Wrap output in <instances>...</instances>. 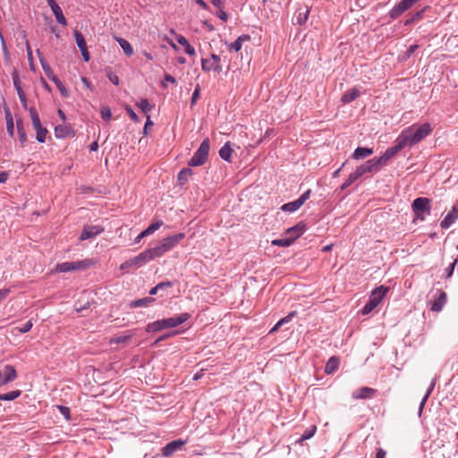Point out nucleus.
Masks as SVG:
<instances>
[{"label":"nucleus","instance_id":"f257e3e1","mask_svg":"<svg viewBox=\"0 0 458 458\" xmlns=\"http://www.w3.org/2000/svg\"><path fill=\"white\" fill-rule=\"evenodd\" d=\"M185 238L183 233H179L172 236L162 239L156 246L149 248L134 259L135 264H144L149 262L156 258L163 256L167 251L174 248L179 242Z\"/></svg>","mask_w":458,"mask_h":458},{"label":"nucleus","instance_id":"f03ea898","mask_svg":"<svg viewBox=\"0 0 458 458\" xmlns=\"http://www.w3.org/2000/svg\"><path fill=\"white\" fill-rule=\"evenodd\" d=\"M432 131V127L428 123H425L420 126L412 125L404 130L400 135V139L403 142L404 146H413Z\"/></svg>","mask_w":458,"mask_h":458},{"label":"nucleus","instance_id":"7ed1b4c3","mask_svg":"<svg viewBox=\"0 0 458 458\" xmlns=\"http://www.w3.org/2000/svg\"><path fill=\"white\" fill-rule=\"evenodd\" d=\"M411 208L414 213V220L424 221L426 215H430V199L424 197L417 198L413 200Z\"/></svg>","mask_w":458,"mask_h":458},{"label":"nucleus","instance_id":"20e7f679","mask_svg":"<svg viewBox=\"0 0 458 458\" xmlns=\"http://www.w3.org/2000/svg\"><path fill=\"white\" fill-rule=\"evenodd\" d=\"M387 292L388 288L383 285L374 289L370 293L369 301L362 308L361 313L363 315L369 314L382 301Z\"/></svg>","mask_w":458,"mask_h":458},{"label":"nucleus","instance_id":"39448f33","mask_svg":"<svg viewBox=\"0 0 458 458\" xmlns=\"http://www.w3.org/2000/svg\"><path fill=\"white\" fill-rule=\"evenodd\" d=\"M92 265L90 259H84L79 261H66L58 263L55 270L59 273H67L72 271L84 270Z\"/></svg>","mask_w":458,"mask_h":458},{"label":"nucleus","instance_id":"423d86ee","mask_svg":"<svg viewBox=\"0 0 458 458\" xmlns=\"http://www.w3.org/2000/svg\"><path fill=\"white\" fill-rule=\"evenodd\" d=\"M403 148H405V146L398 136L393 147L388 148L381 157L372 158L377 169L379 170L381 166L385 165L392 157H394Z\"/></svg>","mask_w":458,"mask_h":458},{"label":"nucleus","instance_id":"0eeeda50","mask_svg":"<svg viewBox=\"0 0 458 458\" xmlns=\"http://www.w3.org/2000/svg\"><path fill=\"white\" fill-rule=\"evenodd\" d=\"M209 151V140L205 139L201 143L193 157L189 160L190 166H199L203 165L208 156Z\"/></svg>","mask_w":458,"mask_h":458},{"label":"nucleus","instance_id":"6e6552de","mask_svg":"<svg viewBox=\"0 0 458 458\" xmlns=\"http://www.w3.org/2000/svg\"><path fill=\"white\" fill-rule=\"evenodd\" d=\"M191 318V315L187 312L181 313L178 316L159 319L162 329L173 328L182 325Z\"/></svg>","mask_w":458,"mask_h":458},{"label":"nucleus","instance_id":"1a4fd4ad","mask_svg":"<svg viewBox=\"0 0 458 458\" xmlns=\"http://www.w3.org/2000/svg\"><path fill=\"white\" fill-rule=\"evenodd\" d=\"M201 67L204 72L215 71L220 73L223 70L220 64V57L217 55L212 54L210 59H201Z\"/></svg>","mask_w":458,"mask_h":458},{"label":"nucleus","instance_id":"9d476101","mask_svg":"<svg viewBox=\"0 0 458 458\" xmlns=\"http://www.w3.org/2000/svg\"><path fill=\"white\" fill-rule=\"evenodd\" d=\"M447 296L446 293L438 289L436 292L435 299L430 301V310L434 312H439L443 310L444 306L446 304Z\"/></svg>","mask_w":458,"mask_h":458},{"label":"nucleus","instance_id":"9b49d317","mask_svg":"<svg viewBox=\"0 0 458 458\" xmlns=\"http://www.w3.org/2000/svg\"><path fill=\"white\" fill-rule=\"evenodd\" d=\"M420 0H402L390 11V17L392 19L398 18L402 13L409 10L414 4H416Z\"/></svg>","mask_w":458,"mask_h":458},{"label":"nucleus","instance_id":"f8f14e48","mask_svg":"<svg viewBox=\"0 0 458 458\" xmlns=\"http://www.w3.org/2000/svg\"><path fill=\"white\" fill-rule=\"evenodd\" d=\"M12 80H13V86L17 91V94H18V97L20 98L22 107L24 109H27L28 108L27 97H26L24 90L22 89V88L21 86V80L19 77V73L16 70H14L12 72Z\"/></svg>","mask_w":458,"mask_h":458},{"label":"nucleus","instance_id":"ddd939ff","mask_svg":"<svg viewBox=\"0 0 458 458\" xmlns=\"http://www.w3.org/2000/svg\"><path fill=\"white\" fill-rule=\"evenodd\" d=\"M17 377L15 369L11 365H5L0 369V386L13 381Z\"/></svg>","mask_w":458,"mask_h":458},{"label":"nucleus","instance_id":"4468645a","mask_svg":"<svg viewBox=\"0 0 458 458\" xmlns=\"http://www.w3.org/2000/svg\"><path fill=\"white\" fill-rule=\"evenodd\" d=\"M185 444H186V441L182 440V439H177V440H174L172 442H169L167 445H165L163 447L162 454L165 457L171 456L176 451L180 450Z\"/></svg>","mask_w":458,"mask_h":458},{"label":"nucleus","instance_id":"2eb2a0df","mask_svg":"<svg viewBox=\"0 0 458 458\" xmlns=\"http://www.w3.org/2000/svg\"><path fill=\"white\" fill-rule=\"evenodd\" d=\"M457 219H458V204H455L453 206L452 209L448 212V214L441 221L440 226L443 229H447L453 224H454Z\"/></svg>","mask_w":458,"mask_h":458},{"label":"nucleus","instance_id":"dca6fc26","mask_svg":"<svg viewBox=\"0 0 458 458\" xmlns=\"http://www.w3.org/2000/svg\"><path fill=\"white\" fill-rule=\"evenodd\" d=\"M376 393H377V390L374 388H370L368 386H362V387L358 388L357 390L353 391L352 394V397L355 400L370 399V398L374 397Z\"/></svg>","mask_w":458,"mask_h":458},{"label":"nucleus","instance_id":"f3484780","mask_svg":"<svg viewBox=\"0 0 458 458\" xmlns=\"http://www.w3.org/2000/svg\"><path fill=\"white\" fill-rule=\"evenodd\" d=\"M47 4L51 8L57 22L65 26L67 24L66 19L63 14L61 7L56 4L55 0H47Z\"/></svg>","mask_w":458,"mask_h":458},{"label":"nucleus","instance_id":"a211bd4d","mask_svg":"<svg viewBox=\"0 0 458 458\" xmlns=\"http://www.w3.org/2000/svg\"><path fill=\"white\" fill-rule=\"evenodd\" d=\"M55 134L56 138L64 139L73 136L74 131L71 125L63 123L55 126Z\"/></svg>","mask_w":458,"mask_h":458},{"label":"nucleus","instance_id":"6ab92c4d","mask_svg":"<svg viewBox=\"0 0 458 458\" xmlns=\"http://www.w3.org/2000/svg\"><path fill=\"white\" fill-rule=\"evenodd\" d=\"M378 171L377 167L376 166L373 159L368 160L366 163L360 165L358 166L354 173L360 177H361L366 173H373Z\"/></svg>","mask_w":458,"mask_h":458},{"label":"nucleus","instance_id":"aec40b11","mask_svg":"<svg viewBox=\"0 0 458 458\" xmlns=\"http://www.w3.org/2000/svg\"><path fill=\"white\" fill-rule=\"evenodd\" d=\"M305 230H306L305 225L301 222V223H298L297 225H295L294 226L288 228L286 230L285 233L290 238H293V242H294L296 239H298L301 235H302L304 233Z\"/></svg>","mask_w":458,"mask_h":458},{"label":"nucleus","instance_id":"412c9836","mask_svg":"<svg viewBox=\"0 0 458 458\" xmlns=\"http://www.w3.org/2000/svg\"><path fill=\"white\" fill-rule=\"evenodd\" d=\"M42 67H43L44 71L46 72L47 77L56 85V87L60 90L61 94L63 96H67V90H66L65 87L64 86V84L61 82V81L58 78H56L55 75H53V72H51L49 66L48 65L46 66L42 63Z\"/></svg>","mask_w":458,"mask_h":458},{"label":"nucleus","instance_id":"4be33fe9","mask_svg":"<svg viewBox=\"0 0 458 458\" xmlns=\"http://www.w3.org/2000/svg\"><path fill=\"white\" fill-rule=\"evenodd\" d=\"M102 231L103 229L98 226H85L80 236V240L85 241L90 239L100 233Z\"/></svg>","mask_w":458,"mask_h":458},{"label":"nucleus","instance_id":"5701e85b","mask_svg":"<svg viewBox=\"0 0 458 458\" xmlns=\"http://www.w3.org/2000/svg\"><path fill=\"white\" fill-rule=\"evenodd\" d=\"M175 38L181 46L184 47V51L187 55L193 56L196 55V51L192 46L190 45L189 41L185 37L180 34H175Z\"/></svg>","mask_w":458,"mask_h":458},{"label":"nucleus","instance_id":"b1692460","mask_svg":"<svg viewBox=\"0 0 458 458\" xmlns=\"http://www.w3.org/2000/svg\"><path fill=\"white\" fill-rule=\"evenodd\" d=\"M89 308V293H83L81 299L74 304V309L77 312H81Z\"/></svg>","mask_w":458,"mask_h":458},{"label":"nucleus","instance_id":"393cba45","mask_svg":"<svg viewBox=\"0 0 458 458\" xmlns=\"http://www.w3.org/2000/svg\"><path fill=\"white\" fill-rule=\"evenodd\" d=\"M373 154V149L370 148L358 147L352 153V158L359 160L363 159Z\"/></svg>","mask_w":458,"mask_h":458},{"label":"nucleus","instance_id":"a878e982","mask_svg":"<svg viewBox=\"0 0 458 458\" xmlns=\"http://www.w3.org/2000/svg\"><path fill=\"white\" fill-rule=\"evenodd\" d=\"M7 133L13 138L14 135V122L13 114L8 107L4 109Z\"/></svg>","mask_w":458,"mask_h":458},{"label":"nucleus","instance_id":"bb28decb","mask_svg":"<svg viewBox=\"0 0 458 458\" xmlns=\"http://www.w3.org/2000/svg\"><path fill=\"white\" fill-rule=\"evenodd\" d=\"M309 13L310 10L308 9L307 6L300 8L294 15L295 22L299 25L304 24L308 20Z\"/></svg>","mask_w":458,"mask_h":458},{"label":"nucleus","instance_id":"cd10ccee","mask_svg":"<svg viewBox=\"0 0 458 458\" xmlns=\"http://www.w3.org/2000/svg\"><path fill=\"white\" fill-rule=\"evenodd\" d=\"M360 96V91L356 88L350 89L341 98L344 104L351 103Z\"/></svg>","mask_w":458,"mask_h":458},{"label":"nucleus","instance_id":"c85d7f7f","mask_svg":"<svg viewBox=\"0 0 458 458\" xmlns=\"http://www.w3.org/2000/svg\"><path fill=\"white\" fill-rule=\"evenodd\" d=\"M116 42H118L126 56H131L133 55V47L126 39L116 38Z\"/></svg>","mask_w":458,"mask_h":458},{"label":"nucleus","instance_id":"c756f323","mask_svg":"<svg viewBox=\"0 0 458 458\" xmlns=\"http://www.w3.org/2000/svg\"><path fill=\"white\" fill-rule=\"evenodd\" d=\"M338 366H339L338 358L333 356L327 360L326 367H325V372L328 375L332 374L333 372H335L337 369Z\"/></svg>","mask_w":458,"mask_h":458},{"label":"nucleus","instance_id":"7c9ffc66","mask_svg":"<svg viewBox=\"0 0 458 458\" xmlns=\"http://www.w3.org/2000/svg\"><path fill=\"white\" fill-rule=\"evenodd\" d=\"M155 299L152 297H145L142 299H139L136 301H133L130 303L131 308H138V307H146L149 305L150 303L154 302Z\"/></svg>","mask_w":458,"mask_h":458},{"label":"nucleus","instance_id":"2f4dec72","mask_svg":"<svg viewBox=\"0 0 458 458\" xmlns=\"http://www.w3.org/2000/svg\"><path fill=\"white\" fill-rule=\"evenodd\" d=\"M250 36L248 35H242L240 36L235 41H233L230 46V50H234L235 52H239L242 49V41L249 40Z\"/></svg>","mask_w":458,"mask_h":458},{"label":"nucleus","instance_id":"473e14b6","mask_svg":"<svg viewBox=\"0 0 458 458\" xmlns=\"http://www.w3.org/2000/svg\"><path fill=\"white\" fill-rule=\"evenodd\" d=\"M232 155V148L229 142H226L219 150V156L225 161H230Z\"/></svg>","mask_w":458,"mask_h":458},{"label":"nucleus","instance_id":"72a5a7b5","mask_svg":"<svg viewBox=\"0 0 458 458\" xmlns=\"http://www.w3.org/2000/svg\"><path fill=\"white\" fill-rule=\"evenodd\" d=\"M301 207V205L300 204V202L296 199L294 201H292V202H288L286 204H284L282 207H281V209L284 212H294L296 210H298Z\"/></svg>","mask_w":458,"mask_h":458},{"label":"nucleus","instance_id":"f704fd0d","mask_svg":"<svg viewBox=\"0 0 458 458\" xmlns=\"http://www.w3.org/2000/svg\"><path fill=\"white\" fill-rule=\"evenodd\" d=\"M271 243L274 246L289 247L293 243V239L288 236L281 239L273 240Z\"/></svg>","mask_w":458,"mask_h":458},{"label":"nucleus","instance_id":"c9c22d12","mask_svg":"<svg viewBox=\"0 0 458 458\" xmlns=\"http://www.w3.org/2000/svg\"><path fill=\"white\" fill-rule=\"evenodd\" d=\"M34 129L37 133V135H36L37 140L40 143H44L46 141L47 130L46 128H44L42 126V124H40L38 127H35Z\"/></svg>","mask_w":458,"mask_h":458},{"label":"nucleus","instance_id":"e433bc0d","mask_svg":"<svg viewBox=\"0 0 458 458\" xmlns=\"http://www.w3.org/2000/svg\"><path fill=\"white\" fill-rule=\"evenodd\" d=\"M316 430H317V427L315 425L310 426L308 428H306V430L301 435V437H300L298 442H303L305 440L311 438L315 435Z\"/></svg>","mask_w":458,"mask_h":458},{"label":"nucleus","instance_id":"4c0bfd02","mask_svg":"<svg viewBox=\"0 0 458 458\" xmlns=\"http://www.w3.org/2000/svg\"><path fill=\"white\" fill-rule=\"evenodd\" d=\"M21 392L20 390L10 391L5 394H0V400L2 401H13L18 398L21 395Z\"/></svg>","mask_w":458,"mask_h":458},{"label":"nucleus","instance_id":"58836bf2","mask_svg":"<svg viewBox=\"0 0 458 458\" xmlns=\"http://www.w3.org/2000/svg\"><path fill=\"white\" fill-rule=\"evenodd\" d=\"M16 125H17V131H18V134H19L20 142L21 144H23L27 140V136H26V132H25V130H24V127H23L22 121L21 120H18L16 122Z\"/></svg>","mask_w":458,"mask_h":458},{"label":"nucleus","instance_id":"ea45409f","mask_svg":"<svg viewBox=\"0 0 458 458\" xmlns=\"http://www.w3.org/2000/svg\"><path fill=\"white\" fill-rule=\"evenodd\" d=\"M74 38H75L76 44H77L78 47L80 48V50L87 48V44H86L85 38L80 31H78V30L74 31Z\"/></svg>","mask_w":458,"mask_h":458},{"label":"nucleus","instance_id":"a19ab883","mask_svg":"<svg viewBox=\"0 0 458 458\" xmlns=\"http://www.w3.org/2000/svg\"><path fill=\"white\" fill-rule=\"evenodd\" d=\"M29 111L33 128L38 127L41 124V122L37 110L34 107H30Z\"/></svg>","mask_w":458,"mask_h":458},{"label":"nucleus","instance_id":"79ce46f5","mask_svg":"<svg viewBox=\"0 0 458 458\" xmlns=\"http://www.w3.org/2000/svg\"><path fill=\"white\" fill-rule=\"evenodd\" d=\"M435 387V382H431L430 386H428L425 395L423 396L420 403V407H419V413L420 414L422 412V410L424 408V405L426 403V402L428 401L430 394L432 393L433 389Z\"/></svg>","mask_w":458,"mask_h":458},{"label":"nucleus","instance_id":"37998d69","mask_svg":"<svg viewBox=\"0 0 458 458\" xmlns=\"http://www.w3.org/2000/svg\"><path fill=\"white\" fill-rule=\"evenodd\" d=\"M138 106L142 111V113L146 115H148V113L152 110L153 106L148 103L147 99H140L138 103Z\"/></svg>","mask_w":458,"mask_h":458},{"label":"nucleus","instance_id":"c03bdc74","mask_svg":"<svg viewBox=\"0 0 458 458\" xmlns=\"http://www.w3.org/2000/svg\"><path fill=\"white\" fill-rule=\"evenodd\" d=\"M163 330L161 327L160 320L154 321L152 323H148L146 326V332L148 333H156Z\"/></svg>","mask_w":458,"mask_h":458},{"label":"nucleus","instance_id":"a18cd8bd","mask_svg":"<svg viewBox=\"0 0 458 458\" xmlns=\"http://www.w3.org/2000/svg\"><path fill=\"white\" fill-rule=\"evenodd\" d=\"M163 225V221L160 220V221H157V222H155V223H152L151 225H149L146 229H145V234H152L154 233L157 230H158L161 226Z\"/></svg>","mask_w":458,"mask_h":458},{"label":"nucleus","instance_id":"49530a36","mask_svg":"<svg viewBox=\"0 0 458 458\" xmlns=\"http://www.w3.org/2000/svg\"><path fill=\"white\" fill-rule=\"evenodd\" d=\"M191 174L192 171L190 168H183L178 174V180L182 183L187 181Z\"/></svg>","mask_w":458,"mask_h":458},{"label":"nucleus","instance_id":"de8ad7c7","mask_svg":"<svg viewBox=\"0 0 458 458\" xmlns=\"http://www.w3.org/2000/svg\"><path fill=\"white\" fill-rule=\"evenodd\" d=\"M359 179V176L353 172L352 173L346 181L341 185L342 190H345L348 188L351 184H352L355 181Z\"/></svg>","mask_w":458,"mask_h":458},{"label":"nucleus","instance_id":"09e8293b","mask_svg":"<svg viewBox=\"0 0 458 458\" xmlns=\"http://www.w3.org/2000/svg\"><path fill=\"white\" fill-rule=\"evenodd\" d=\"M457 263V259H454L450 264L449 266L445 268V276H446V278H450L454 273V267H455V265Z\"/></svg>","mask_w":458,"mask_h":458},{"label":"nucleus","instance_id":"8fccbe9b","mask_svg":"<svg viewBox=\"0 0 458 458\" xmlns=\"http://www.w3.org/2000/svg\"><path fill=\"white\" fill-rule=\"evenodd\" d=\"M101 117L105 121L110 120L112 117V111L109 107H103L101 110Z\"/></svg>","mask_w":458,"mask_h":458},{"label":"nucleus","instance_id":"3c124183","mask_svg":"<svg viewBox=\"0 0 458 458\" xmlns=\"http://www.w3.org/2000/svg\"><path fill=\"white\" fill-rule=\"evenodd\" d=\"M32 326H33L32 321H31V320H29V321H27V322H26L22 327H17L16 329H17L20 333L23 334V333H27V332H29V331L32 328Z\"/></svg>","mask_w":458,"mask_h":458},{"label":"nucleus","instance_id":"603ef678","mask_svg":"<svg viewBox=\"0 0 458 458\" xmlns=\"http://www.w3.org/2000/svg\"><path fill=\"white\" fill-rule=\"evenodd\" d=\"M60 413L67 420H69L71 419L70 417V409L66 406L58 405L57 406Z\"/></svg>","mask_w":458,"mask_h":458},{"label":"nucleus","instance_id":"864d4df0","mask_svg":"<svg viewBox=\"0 0 458 458\" xmlns=\"http://www.w3.org/2000/svg\"><path fill=\"white\" fill-rule=\"evenodd\" d=\"M420 17H421V13L418 12L415 14H413L411 18L407 19L404 21V25L408 26V25L413 23L415 21L420 19Z\"/></svg>","mask_w":458,"mask_h":458},{"label":"nucleus","instance_id":"5fc2aeb1","mask_svg":"<svg viewBox=\"0 0 458 458\" xmlns=\"http://www.w3.org/2000/svg\"><path fill=\"white\" fill-rule=\"evenodd\" d=\"M199 95H200V89H199V86L198 85L196 87V89H194L192 96H191V105H194L197 102V100L199 98Z\"/></svg>","mask_w":458,"mask_h":458},{"label":"nucleus","instance_id":"6e6d98bb","mask_svg":"<svg viewBox=\"0 0 458 458\" xmlns=\"http://www.w3.org/2000/svg\"><path fill=\"white\" fill-rule=\"evenodd\" d=\"M131 334H126L116 336V344L127 342L131 337Z\"/></svg>","mask_w":458,"mask_h":458},{"label":"nucleus","instance_id":"4d7b16f0","mask_svg":"<svg viewBox=\"0 0 458 458\" xmlns=\"http://www.w3.org/2000/svg\"><path fill=\"white\" fill-rule=\"evenodd\" d=\"M310 191L308 190L304 193H302L301 195V197L299 199H297V200L302 206L305 203V201L310 198Z\"/></svg>","mask_w":458,"mask_h":458},{"label":"nucleus","instance_id":"13d9d810","mask_svg":"<svg viewBox=\"0 0 458 458\" xmlns=\"http://www.w3.org/2000/svg\"><path fill=\"white\" fill-rule=\"evenodd\" d=\"M10 289L4 288L0 290V303L4 301L9 295Z\"/></svg>","mask_w":458,"mask_h":458},{"label":"nucleus","instance_id":"bf43d9fd","mask_svg":"<svg viewBox=\"0 0 458 458\" xmlns=\"http://www.w3.org/2000/svg\"><path fill=\"white\" fill-rule=\"evenodd\" d=\"M294 314H295V312H291L286 317L281 318L279 320V325H284V324L290 322L292 320L293 317L294 316Z\"/></svg>","mask_w":458,"mask_h":458},{"label":"nucleus","instance_id":"052dcab7","mask_svg":"<svg viewBox=\"0 0 458 458\" xmlns=\"http://www.w3.org/2000/svg\"><path fill=\"white\" fill-rule=\"evenodd\" d=\"M172 285H173L172 282H170V281H164V282H161V283L157 284V288H159L160 290H163V289L171 287Z\"/></svg>","mask_w":458,"mask_h":458},{"label":"nucleus","instance_id":"680f3d73","mask_svg":"<svg viewBox=\"0 0 458 458\" xmlns=\"http://www.w3.org/2000/svg\"><path fill=\"white\" fill-rule=\"evenodd\" d=\"M216 15L223 21H226L228 20V14L222 9L217 13Z\"/></svg>","mask_w":458,"mask_h":458},{"label":"nucleus","instance_id":"e2e57ef3","mask_svg":"<svg viewBox=\"0 0 458 458\" xmlns=\"http://www.w3.org/2000/svg\"><path fill=\"white\" fill-rule=\"evenodd\" d=\"M165 81H168V82L173 83V84L176 83L175 78L174 76H172L171 74H168V73L165 74Z\"/></svg>","mask_w":458,"mask_h":458},{"label":"nucleus","instance_id":"0e129e2a","mask_svg":"<svg viewBox=\"0 0 458 458\" xmlns=\"http://www.w3.org/2000/svg\"><path fill=\"white\" fill-rule=\"evenodd\" d=\"M128 114H130L131 118L137 122L139 121L137 114L134 113V111L131 107H127Z\"/></svg>","mask_w":458,"mask_h":458},{"label":"nucleus","instance_id":"69168bd1","mask_svg":"<svg viewBox=\"0 0 458 458\" xmlns=\"http://www.w3.org/2000/svg\"><path fill=\"white\" fill-rule=\"evenodd\" d=\"M82 57L85 62H89V53L87 48L81 50Z\"/></svg>","mask_w":458,"mask_h":458},{"label":"nucleus","instance_id":"338daca9","mask_svg":"<svg viewBox=\"0 0 458 458\" xmlns=\"http://www.w3.org/2000/svg\"><path fill=\"white\" fill-rule=\"evenodd\" d=\"M8 179V174L6 172H0V183H4Z\"/></svg>","mask_w":458,"mask_h":458},{"label":"nucleus","instance_id":"774afa93","mask_svg":"<svg viewBox=\"0 0 458 458\" xmlns=\"http://www.w3.org/2000/svg\"><path fill=\"white\" fill-rule=\"evenodd\" d=\"M376 458H386V452L383 449H378L376 454Z\"/></svg>","mask_w":458,"mask_h":458}]
</instances>
